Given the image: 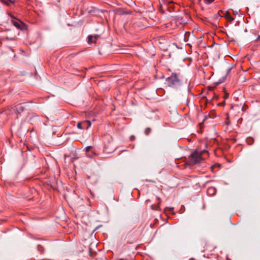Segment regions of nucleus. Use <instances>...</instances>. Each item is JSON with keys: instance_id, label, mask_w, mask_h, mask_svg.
Returning a JSON list of instances; mask_svg holds the SVG:
<instances>
[{"instance_id": "nucleus-20", "label": "nucleus", "mask_w": 260, "mask_h": 260, "mask_svg": "<svg viewBox=\"0 0 260 260\" xmlns=\"http://www.w3.org/2000/svg\"><path fill=\"white\" fill-rule=\"evenodd\" d=\"M91 148H92V146H87L86 148V152L88 153Z\"/></svg>"}, {"instance_id": "nucleus-18", "label": "nucleus", "mask_w": 260, "mask_h": 260, "mask_svg": "<svg viewBox=\"0 0 260 260\" xmlns=\"http://www.w3.org/2000/svg\"><path fill=\"white\" fill-rule=\"evenodd\" d=\"M215 88V86H208L207 87L208 91H213L214 90V88Z\"/></svg>"}, {"instance_id": "nucleus-9", "label": "nucleus", "mask_w": 260, "mask_h": 260, "mask_svg": "<svg viewBox=\"0 0 260 260\" xmlns=\"http://www.w3.org/2000/svg\"><path fill=\"white\" fill-rule=\"evenodd\" d=\"M164 212L165 214L167 215L168 214H175V213L174 212V208L172 207H166L165 208Z\"/></svg>"}, {"instance_id": "nucleus-19", "label": "nucleus", "mask_w": 260, "mask_h": 260, "mask_svg": "<svg viewBox=\"0 0 260 260\" xmlns=\"http://www.w3.org/2000/svg\"><path fill=\"white\" fill-rule=\"evenodd\" d=\"M214 0H204L206 4H211L212 3H213L214 2Z\"/></svg>"}, {"instance_id": "nucleus-2", "label": "nucleus", "mask_w": 260, "mask_h": 260, "mask_svg": "<svg viewBox=\"0 0 260 260\" xmlns=\"http://www.w3.org/2000/svg\"><path fill=\"white\" fill-rule=\"evenodd\" d=\"M166 84L169 87H176L181 84V81L179 75L173 73L171 76L168 77L166 80Z\"/></svg>"}, {"instance_id": "nucleus-1", "label": "nucleus", "mask_w": 260, "mask_h": 260, "mask_svg": "<svg viewBox=\"0 0 260 260\" xmlns=\"http://www.w3.org/2000/svg\"><path fill=\"white\" fill-rule=\"evenodd\" d=\"M208 157V152L206 150L198 151L193 152L188 157V160L186 162V166H193L195 164L200 162L201 160L205 159Z\"/></svg>"}, {"instance_id": "nucleus-4", "label": "nucleus", "mask_w": 260, "mask_h": 260, "mask_svg": "<svg viewBox=\"0 0 260 260\" xmlns=\"http://www.w3.org/2000/svg\"><path fill=\"white\" fill-rule=\"evenodd\" d=\"M91 126V122L89 120H84L79 122L77 124V127L79 129H88Z\"/></svg>"}, {"instance_id": "nucleus-13", "label": "nucleus", "mask_w": 260, "mask_h": 260, "mask_svg": "<svg viewBox=\"0 0 260 260\" xmlns=\"http://www.w3.org/2000/svg\"><path fill=\"white\" fill-rule=\"evenodd\" d=\"M0 1L7 6H10L12 3L11 0H0Z\"/></svg>"}, {"instance_id": "nucleus-24", "label": "nucleus", "mask_w": 260, "mask_h": 260, "mask_svg": "<svg viewBox=\"0 0 260 260\" xmlns=\"http://www.w3.org/2000/svg\"><path fill=\"white\" fill-rule=\"evenodd\" d=\"M167 71L169 72H171V70L170 69H167Z\"/></svg>"}, {"instance_id": "nucleus-10", "label": "nucleus", "mask_w": 260, "mask_h": 260, "mask_svg": "<svg viewBox=\"0 0 260 260\" xmlns=\"http://www.w3.org/2000/svg\"><path fill=\"white\" fill-rule=\"evenodd\" d=\"M98 39L97 36H89L88 37V42L89 43H95L96 40Z\"/></svg>"}, {"instance_id": "nucleus-22", "label": "nucleus", "mask_w": 260, "mask_h": 260, "mask_svg": "<svg viewBox=\"0 0 260 260\" xmlns=\"http://www.w3.org/2000/svg\"><path fill=\"white\" fill-rule=\"evenodd\" d=\"M224 104H225V102H223L222 103L217 104V106H223Z\"/></svg>"}, {"instance_id": "nucleus-6", "label": "nucleus", "mask_w": 260, "mask_h": 260, "mask_svg": "<svg viewBox=\"0 0 260 260\" xmlns=\"http://www.w3.org/2000/svg\"><path fill=\"white\" fill-rule=\"evenodd\" d=\"M220 13L224 14V17L229 21L232 22L234 20V18L231 16L230 13L228 11H226L225 12H224L222 10L219 11L218 12V14L219 16H220Z\"/></svg>"}, {"instance_id": "nucleus-17", "label": "nucleus", "mask_w": 260, "mask_h": 260, "mask_svg": "<svg viewBox=\"0 0 260 260\" xmlns=\"http://www.w3.org/2000/svg\"><path fill=\"white\" fill-rule=\"evenodd\" d=\"M8 15L11 18V20L16 19V17L14 16V14L12 13H9Z\"/></svg>"}, {"instance_id": "nucleus-7", "label": "nucleus", "mask_w": 260, "mask_h": 260, "mask_svg": "<svg viewBox=\"0 0 260 260\" xmlns=\"http://www.w3.org/2000/svg\"><path fill=\"white\" fill-rule=\"evenodd\" d=\"M11 22L16 28L19 29H22V26L24 25V23L18 19L11 20Z\"/></svg>"}, {"instance_id": "nucleus-5", "label": "nucleus", "mask_w": 260, "mask_h": 260, "mask_svg": "<svg viewBox=\"0 0 260 260\" xmlns=\"http://www.w3.org/2000/svg\"><path fill=\"white\" fill-rule=\"evenodd\" d=\"M25 103H18L14 106L13 109L18 114L22 113L25 108L24 105Z\"/></svg>"}, {"instance_id": "nucleus-14", "label": "nucleus", "mask_w": 260, "mask_h": 260, "mask_svg": "<svg viewBox=\"0 0 260 260\" xmlns=\"http://www.w3.org/2000/svg\"><path fill=\"white\" fill-rule=\"evenodd\" d=\"M209 116L211 118H214L216 116V113H215V111H214V110L211 111L209 113Z\"/></svg>"}, {"instance_id": "nucleus-16", "label": "nucleus", "mask_w": 260, "mask_h": 260, "mask_svg": "<svg viewBox=\"0 0 260 260\" xmlns=\"http://www.w3.org/2000/svg\"><path fill=\"white\" fill-rule=\"evenodd\" d=\"M151 132V129L149 127H147L145 130V134L146 135H148Z\"/></svg>"}, {"instance_id": "nucleus-15", "label": "nucleus", "mask_w": 260, "mask_h": 260, "mask_svg": "<svg viewBox=\"0 0 260 260\" xmlns=\"http://www.w3.org/2000/svg\"><path fill=\"white\" fill-rule=\"evenodd\" d=\"M223 90L224 92V95L223 96V98L224 99H226L229 98V94L225 91V89L224 88H223Z\"/></svg>"}, {"instance_id": "nucleus-3", "label": "nucleus", "mask_w": 260, "mask_h": 260, "mask_svg": "<svg viewBox=\"0 0 260 260\" xmlns=\"http://www.w3.org/2000/svg\"><path fill=\"white\" fill-rule=\"evenodd\" d=\"M104 151L110 153L114 149L113 138L109 135H105L104 136Z\"/></svg>"}, {"instance_id": "nucleus-23", "label": "nucleus", "mask_w": 260, "mask_h": 260, "mask_svg": "<svg viewBox=\"0 0 260 260\" xmlns=\"http://www.w3.org/2000/svg\"><path fill=\"white\" fill-rule=\"evenodd\" d=\"M92 153H93V154L94 155H96V153H95V152H94L92 151Z\"/></svg>"}, {"instance_id": "nucleus-8", "label": "nucleus", "mask_w": 260, "mask_h": 260, "mask_svg": "<svg viewBox=\"0 0 260 260\" xmlns=\"http://www.w3.org/2000/svg\"><path fill=\"white\" fill-rule=\"evenodd\" d=\"M157 199L158 200V203L157 204L152 205L151 206V208L153 210L160 211V205L161 203V200L159 198H157Z\"/></svg>"}, {"instance_id": "nucleus-21", "label": "nucleus", "mask_w": 260, "mask_h": 260, "mask_svg": "<svg viewBox=\"0 0 260 260\" xmlns=\"http://www.w3.org/2000/svg\"><path fill=\"white\" fill-rule=\"evenodd\" d=\"M213 96L212 97V100H214V99L217 100L218 97V95L215 94L214 92L213 93Z\"/></svg>"}, {"instance_id": "nucleus-11", "label": "nucleus", "mask_w": 260, "mask_h": 260, "mask_svg": "<svg viewBox=\"0 0 260 260\" xmlns=\"http://www.w3.org/2000/svg\"><path fill=\"white\" fill-rule=\"evenodd\" d=\"M207 193L210 196H212L215 194L216 189L213 187H209L207 190Z\"/></svg>"}, {"instance_id": "nucleus-12", "label": "nucleus", "mask_w": 260, "mask_h": 260, "mask_svg": "<svg viewBox=\"0 0 260 260\" xmlns=\"http://www.w3.org/2000/svg\"><path fill=\"white\" fill-rule=\"evenodd\" d=\"M246 141L248 145H252L254 143V139L252 137H248L247 138Z\"/></svg>"}]
</instances>
